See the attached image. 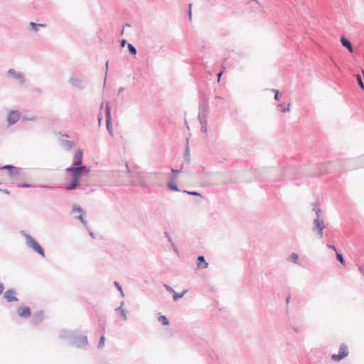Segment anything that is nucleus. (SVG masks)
I'll return each instance as SVG.
<instances>
[{
	"label": "nucleus",
	"mask_w": 364,
	"mask_h": 364,
	"mask_svg": "<svg viewBox=\"0 0 364 364\" xmlns=\"http://www.w3.org/2000/svg\"><path fill=\"white\" fill-rule=\"evenodd\" d=\"M290 299H291V296H288L286 299V303L287 304H289V301H290Z\"/></svg>",
	"instance_id": "nucleus-53"
},
{
	"label": "nucleus",
	"mask_w": 364,
	"mask_h": 364,
	"mask_svg": "<svg viewBox=\"0 0 364 364\" xmlns=\"http://www.w3.org/2000/svg\"><path fill=\"white\" fill-rule=\"evenodd\" d=\"M279 94H275L274 95V99L277 101H278L279 100Z\"/></svg>",
	"instance_id": "nucleus-49"
},
{
	"label": "nucleus",
	"mask_w": 364,
	"mask_h": 364,
	"mask_svg": "<svg viewBox=\"0 0 364 364\" xmlns=\"http://www.w3.org/2000/svg\"><path fill=\"white\" fill-rule=\"evenodd\" d=\"M186 292H187L186 289L183 290L181 293H179V294L176 293L175 291V293H173V301H178L179 299L182 298Z\"/></svg>",
	"instance_id": "nucleus-22"
},
{
	"label": "nucleus",
	"mask_w": 364,
	"mask_h": 364,
	"mask_svg": "<svg viewBox=\"0 0 364 364\" xmlns=\"http://www.w3.org/2000/svg\"><path fill=\"white\" fill-rule=\"evenodd\" d=\"M131 26V24L127 23L124 25V27H130Z\"/></svg>",
	"instance_id": "nucleus-55"
},
{
	"label": "nucleus",
	"mask_w": 364,
	"mask_h": 364,
	"mask_svg": "<svg viewBox=\"0 0 364 364\" xmlns=\"http://www.w3.org/2000/svg\"><path fill=\"white\" fill-rule=\"evenodd\" d=\"M336 259L343 265L346 264V261L343 258V255L341 252H336Z\"/></svg>",
	"instance_id": "nucleus-28"
},
{
	"label": "nucleus",
	"mask_w": 364,
	"mask_h": 364,
	"mask_svg": "<svg viewBox=\"0 0 364 364\" xmlns=\"http://www.w3.org/2000/svg\"><path fill=\"white\" fill-rule=\"evenodd\" d=\"M126 166H127V171H128L129 173H131L132 171H131V170H130V168H129V166H128V164H126Z\"/></svg>",
	"instance_id": "nucleus-54"
},
{
	"label": "nucleus",
	"mask_w": 364,
	"mask_h": 364,
	"mask_svg": "<svg viewBox=\"0 0 364 364\" xmlns=\"http://www.w3.org/2000/svg\"><path fill=\"white\" fill-rule=\"evenodd\" d=\"M82 155L83 151L78 149L74 154L72 165L65 168V172L71 177L70 182L65 186L66 191H74L77 188L85 190L87 186L80 183V178L83 176H87L90 172V168L82 165Z\"/></svg>",
	"instance_id": "nucleus-1"
},
{
	"label": "nucleus",
	"mask_w": 364,
	"mask_h": 364,
	"mask_svg": "<svg viewBox=\"0 0 364 364\" xmlns=\"http://www.w3.org/2000/svg\"><path fill=\"white\" fill-rule=\"evenodd\" d=\"M164 287H165L166 290L168 292L175 293V290L171 287H170L169 285H168L166 284H164Z\"/></svg>",
	"instance_id": "nucleus-34"
},
{
	"label": "nucleus",
	"mask_w": 364,
	"mask_h": 364,
	"mask_svg": "<svg viewBox=\"0 0 364 364\" xmlns=\"http://www.w3.org/2000/svg\"><path fill=\"white\" fill-rule=\"evenodd\" d=\"M31 186H32L31 184H28V183H26L18 184V187H20V188H29Z\"/></svg>",
	"instance_id": "nucleus-36"
},
{
	"label": "nucleus",
	"mask_w": 364,
	"mask_h": 364,
	"mask_svg": "<svg viewBox=\"0 0 364 364\" xmlns=\"http://www.w3.org/2000/svg\"><path fill=\"white\" fill-rule=\"evenodd\" d=\"M73 212H78L80 214L77 217V218L82 223L83 226L88 229L87 222L83 218V214H85L82 208L78 205H74L72 208Z\"/></svg>",
	"instance_id": "nucleus-12"
},
{
	"label": "nucleus",
	"mask_w": 364,
	"mask_h": 364,
	"mask_svg": "<svg viewBox=\"0 0 364 364\" xmlns=\"http://www.w3.org/2000/svg\"><path fill=\"white\" fill-rule=\"evenodd\" d=\"M15 290L8 289L7 291H5L4 297L8 302L17 301H18V299L16 296H15Z\"/></svg>",
	"instance_id": "nucleus-13"
},
{
	"label": "nucleus",
	"mask_w": 364,
	"mask_h": 364,
	"mask_svg": "<svg viewBox=\"0 0 364 364\" xmlns=\"http://www.w3.org/2000/svg\"><path fill=\"white\" fill-rule=\"evenodd\" d=\"M0 191L4 193H5V194H7V195L10 194V191L7 188H4V189L0 188Z\"/></svg>",
	"instance_id": "nucleus-42"
},
{
	"label": "nucleus",
	"mask_w": 364,
	"mask_h": 364,
	"mask_svg": "<svg viewBox=\"0 0 364 364\" xmlns=\"http://www.w3.org/2000/svg\"><path fill=\"white\" fill-rule=\"evenodd\" d=\"M164 236L167 238V240L168 241V242H170L171 244L173 242V240H172L170 235L168 234V232H164Z\"/></svg>",
	"instance_id": "nucleus-37"
},
{
	"label": "nucleus",
	"mask_w": 364,
	"mask_h": 364,
	"mask_svg": "<svg viewBox=\"0 0 364 364\" xmlns=\"http://www.w3.org/2000/svg\"><path fill=\"white\" fill-rule=\"evenodd\" d=\"M183 167H184V164H182L180 169L171 168V172L173 174H176L177 176V174L181 172V171L183 169Z\"/></svg>",
	"instance_id": "nucleus-35"
},
{
	"label": "nucleus",
	"mask_w": 364,
	"mask_h": 364,
	"mask_svg": "<svg viewBox=\"0 0 364 364\" xmlns=\"http://www.w3.org/2000/svg\"><path fill=\"white\" fill-rule=\"evenodd\" d=\"M4 289V284H3V283L0 282V294H1L3 293Z\"/></svg>",
	"instance_id": "nucleus-45"
},
{
	"label": "nucleus",
	"mask_w": 364,
	"mask_h": 364,
	"mask_svg": "<svg viewBox=\"0 0 364 364\" xmlns=\"http://www.w3.org/2000/svg\"><path fill=\"white\" fill-rule=\"evenodd\" d=\"M341 42L342 46L343 47L346 48L349 52L352 53L353 51V46H352L350 41L348 38L343 36L341 38Z\"/></svg>",
	"instance_id": "nucleus-18"
},
{
	"label": "nucleus",
	"mask_w": 364,
	"mask_h": 364,
	"mask_svg": "<svg viewBox=\"0 0 364 364\" xmlns=\"http://www.w3.org/2000/svg\"><path fill=\"white\" fill-rule=\"evenodd\" d=\"M18 314L21 317L23 318H28L31 314V309L28 306L19 307L18 309Z\"/></svg>",
	"instance_id": "nucleus-16"
},
{
	"label": "nucleus",
	"mask_w": 364,
	"mask_h": 364,
	"mask_svg": "<svg viewBox=\"0 0 364 364\" xmlns=\"http://www.w3.org/2000/svg\"><path fill=\"white\" fill-rule=\"evenodd\" d=\"M102 119V116H99L98 117V122H99L100 124V122H101Z\"/></svg>",
	"instance_id": "nucleus-56"
},
{
	"label": "nucleus",
	"mask_w": 364,
	"mask_h": 364,
	"mask_svg": "<svg viewBox=\"0 0 364 364\" xmlns=\"http://www.w3.org/2000/svg\"><path fill=\"white\" fill-rule=\"evenodd\" d=\"M167 186H168V189L172 191H180L178 189L176 182L168 181Z\"/></svg>",
	"instance_id": "nucleus-21"
},
{
	"label": "nucleus",
	"mask_w": 364,
	"mask_h": 364,
	"mask_svg": "<svg viewBox=\"0 0 364 364\" xmlns=\"http://www.w3.org/2000/svg\"><path fill=\"white\" fill-rule=\"evenodd\" d=\"M159 322H161L164 326L169 325V321L166 316L160 315L158 318Z\"/></svg>",
	"instance_id": "nucleus-23"
},
{
	"label": "nucleus",
	"mask_w": 364,
	"mask_h": 364,
	"mask_svg": "<svg viewBox=\"0 0 364 364\" xmlns=\"http://www.w3.org/2000/svg\"><path fill=\"white\" fill-rule=\"evenodd\" d=\"M272 91L275 94H279V92L278 90L276 89H272Z\"/></svg>",
	"instance_id": "nucleus-51"
},
{
	"label": "nucleus",
	"mask_w": 364,
	"mask_h": 364,
	"mask_svg": "<svg viewBox=\"0 0 364 364\" xmlns=\"http://www.w3.org/2000/svg\"><path fill=\"white\" fill-rule=\"evenodd\" d=\"M124 304V302H122L121 306L116 308L115 311L119 312L121 316L123 318L124 321H126L127 319V311L124 309H122V305Z\"/></svg>",
	"instance_id": "nucleus-20"
},
{
	"label": "nucleus",
	"mask_w": 364,
	"mask_h": 364,
	"mask_svg": "<svg viewBox=\"0 0 364 364\" xmlns=\"http://www.w3.org/2000/svg\"><path fill=\"white\" fill-rule=\"evenodd\" d=\"M171 245V246H172V247H173V251H174L177 255H178V249L177 248V247L174 245V243H173V242H172Z\"/></svg>",
	"instance_id": "nucleus-41"
},
{
	"label": "nucleus",
	"mask_w": 364,
	"mask_h": 364,
	"mask_svg": "<svg viewBox=\"0 0 364 364\" xmlns=\"http://www.w3.org/2000/svg\"><path fill=\"white\" fill-rule=\"evenodd\" d=\"M191 4H189V10H188V16H189V19H191Z\"/></svg>",
	"instance_id": "nucleus-46"
},
{
	"label": "nucleus",
	"mask_w": 364,
	"mask_h": 364,
	"mask_svg": "<svg viewBox=\"0 0 364 364\" xmlns=\"http://www.w3.org/2000/svg\"><path fill=\"white\" fill-rule=\"evenodd\" d=\"M312 210L315 212L316 218H320V213L321 212V210L317 204H313Z\"/></svg>",
	"instance_id": "nucleus-27"
},
{
	"label": "nucleus",
	"mask_w": 364,
	"mask_h": 364,
	"mask_svg": "<svg viewBox=\"0 0 364 364\" xmlns=\"http://www.w3.org/2000/svg\"><path fill=\"white\" fill-rule=\"evenodd\" d=\"M40 187L43 188H48V189H53L55 188V186L51 185H41Z\"/></svg>",
	"instance_id": "nucleus-39"
},
{
	"label": "nucleus",
	"mask_w": 364,
	"mask_h": 364,
	"mask_svg": "<svg viewBox=\"0 0 364 364\" xmlns=\"http://www.w3.org/2000/svg\"><path fill=\"white\" fill-rule=\"evenodd\" d=\"M277 107L280 108L281 112H287L290 110V103H288L286 107L283 104H279L277 105Z\"/></svg>",
	"instance_id": "nucleus-26"
},
{
	"label": "nucleus",
	"mask_w": 364,
	"mask_h": 364,
	"mask_svg": "<svg viewBox=\"0 0 364 364\" xmlns=\"http://www.w3.org/2000/svg\"><path fill=\"white\" fill-rule=\"evenodd\" d=\"M327 246H328V248L333 250L336 252H338L335 245H328Z\"/></svg>",
	"instance_id": "nucleus-44"
},
{
	"label": "nucleus",
	"mask_w": 364,
	"mask_h": 364,
	"mask_svg": "<svg viewBox=\"0 0 364 364\" xmlns=\"http://www.w3.org/2000/svg\"><path fill=\"white\" fill-rule=\"evenodd\" d=\"M183 192H184L185 193L188 194V195H191V196H196L202 197V196H201L198 192H196V191H183Z\"/></svg>",
	"instance_id": "nucleus-33"
},
{
	"label": "nucleus",
	"mask_w": 364,
	"mask_h": 364,
	"mask_svg": "<svg viewBox=\"0 0 364 364\" xmlns=\"http://www.w3.org/2000/svg\"><path fill=\"white\" fill-rule=\"evenodd\" d=\"M326 228L323 220H321L320 218H316L314 220V227L312 230L317 232V235L319 238H322L323 236V230Z\"/></svg>",
	"instance_id": "nucleus-5"
},
{
	"label": "nucleus",
	"mask_w": 364,
	"mask_h": 364,
	"mask_svg": "<svg viewBox=\"0 0 364 364\" xmlns=\"http://www.w3.org/2000/svg\"><path fill=\"white\" fill-rule=\"evenodd\" d=\"M108 63H109V62H108V61H107V62H106V68H107V69H108ZM107 73V70H106V73Z\"/></svg>",
	"instance_id": "nucleus-57"
},
{
	"label": "nucleus",
	"mask_w": 364,
	"mask_h": 364,
	"mask_svg": "<svg viewBox=\"0 0 364 364\" xmlns=\"http://www.w3.org/2000/svg\"><path fill=\"white\" fill-rule=\"evenodd\" d=\"M24 237L26 240V245L28 247L33 250L38 254L42 257H45V251L43 248L39 245V243L30 235L24 234Z\"/></svg>",
	"instance_id": "nucleus-4"
},
{
	"label": "nucleus",
	"mask_w": 364,
	"mask_h": 364,
	"mask_svg": "<svg viewBox=\"0 0 364 364\" xmlns=\"http://www.w3.org/2000/svg\"><path fill=\"white\" fill-rule=\"evenodd\" d=\"M110 106L109 102H107L105 106V117H106V127L107 129L109 132V133L112 135V122H111V114H110Z\"/></svg>",
	"instance_id": "nucleus-10"
},
{
	"label": "nucleus",
	"mask_w": 364,
	"mask_h": 364,
	"mask_svg": "<svg viewBox=\"0 0 364 364\" xmlns=\"http://www.w3.org/2000/svg\"><path fill=\"white\" fill-rule=\"evenodd\" d=\"M127 43H127L126 39H122V40L120 41V46L122 48L124 47L126 44L127 45Z\"/></svg>",
	"instance_id": "nucleus-40"
},
{
	"label": "nucleus",
	"mask_w": 364,
	"mask_h": 364,
	"mask_svg": "<svg viewBox=\"0 0 364 364\" xmlns=\"http://www.w3.org/2000/svg\"><path fill=\"white\" fill-rule=\"evenodd\" d=\"M43 320V311H39L35 313L32 317L31 323L34 326L38 325Z\"/></svg>",
	"instance_id": "nucleus-15"
},
{
	"label": "nucleus",
	"mask_w": 364,
	"mask_h": 364,
	"mask_svg": "<svg viewBox=\"0 0 364 364\" xmlns=\"http://www.w3.org/2000/svg\"><path fill=\"white\" fill-rule=\"evenodd\" d=\"M69 83L75 88L83 90L86 87L85 79L72 77L68 80Z\"/></svg>",
	"instance_id": "nucleus-9"
},
{
	"label": "nucleus",
	"mask_w": 364,
	"mask_h": 364,
	"mask_svg": "<svg viewBox=\"0 0 364 364\" xmlns=\"http://www.w3.org/2000/svg\"><path fill=\"white\" fill-rule=\"evenodd\" d=\"M298 255L296 254V253H291L290 257H289V259L291 262H296L297 259H298Z\"/></svg>",
	"instance_id": "nucleus-30"
},
{
	"label": "nucleus",
	"mask_w": 364,
	"mask_h": 364,
	"mask_svg": "<svg viewBox=\"0 0 364 364\" xmlns=\"http://www.w3.org/2000/svg\"><path fill=\"white\" fill-rule=\"evenodd\" d=\"M89 234H90V235L92 238H95V234H94V232H93L90 231Z\"/></svg>",
	"instance_id": "nucleus-52"
},
{
	"label": "nucleus",
	"mask_w": 364,
	"mask_h": 364,
	"mask_svg": "<svg viewBox=\"0 0 364 364\" xmlns=\"http://www.w3.org/2000/svg\"><path fill=\"white\" fill-rule=\"evenodd\" d=\"M208 266V263L205 261L204 256L200 255L198 257V267L199 269H205Z\"/></svg>",
	"instance_id": "nucleus-19"
},
{
	"label": "nucleus",
	"mask_w": 364,
	"mask_h": 364,
	"mask_svg": "<svg viewBox=\"0 0 364 364\" xmlns=\"http://www.w3.org/2000/svg\"><path fill=\"white\" fill-rule=\"evenodd\" d=\"M20 119V113L17 110H11L7 115V122L9 125L16 123Z\"/></svg>",
	"instance_id": "nucleus-11"
},
{
	"label": "nucleus",
	"mask_w": 364,
	"mask_h": 364,
	"mask_svg": "<svg viewBox=\"0 0 364 364\" xmlns=\"http://www.w3.org/2000/svg\"><path fill=\"white\" fill-rule=\"evenodd\" d=\"M60 338L68 340L70 345L78 348H83L88 344L87 336H80L77 333L71 331L61 330Z\"/></svg>",
	"instance_id": "nucleus-2"
},
{
	"label": "nucleus",
	"mask_w": 364,
	"mask_h": 364,
	"mask_svg": "<svg viewBox=\"0 0 364 364\" xmlns=\"http://www.w3.org/2000/svg\"><path fill=\"white\" fill-rule=\"evenodd\" d=\"M208 112V103L207 100H200L198 105V119L201 125L200 130L207 132V117Z\"/></svg>",
	"instance_id": "nucleus-3"
},
{
	"label": "nucleus",
	"mask_w": 364,
	"mask_h": 364,
	"mask_svg": "<svg viewBox=\"0 0 364 364\" xmlns=\"http://www.w3.org/2000/svg\"><path fill=\"white\" fill-rule=\"evenodd\" d=\"M348 355V348L345 344H341L339 347V350L338 354H333L331 355L332 360L335 361H340L343 360L344 358L347 357Z\"/></svg>",
	"instance_id": "nucleus-7"
},
{
	"label": "nucleus",
	"mask_w": 364,
	"mask_h": 364,
	"mask_svg": "<svg viewBox=\"0 0 364 364\" xmlns=\"http://www.w3.org/2000/svg\"><path fill=\"white\" fill-rule=\"evenodd\" d=\"M105 83H106V78L104 80V85H105Z\"/></svg>",
	"instance_id": "nucleus-59"
},
{
	"label": "nucleus",
	"mask_w": 364,
	"mask_h": 364,
	"mask_svg": "<svg viewBox=\"0 0 364 364\" xmlns=\"http://www.w3.org/2000/svg\"><path fill=\"white\" fill-rule=\"evenodd\" d=\"M0 170H6L8 171V174L10 177H15L20 174V172L22 170V168H19V167L14 166L11 164H8V165H4L2 166H0Z\"/></svg>",
	"instance_id": "nucleus-8"
},
{
	"label": "nucleus",
	"mask_w": 364,
	"mask_h": 364,
	"mask_svg": "<svg viewBox=\"0 0 364 364\" xmlns=\"http://www.w3.org/2000/svg\"><path fill=\"white\" fill-rule=\"evenodd\" d=\"M329 166H330L329 163L319 164L318 166L319 172L316 173L315 175L319 176V175H321V174L328 172L329 171Z\"/></svg>",
	"instance_id": "nucleus-17"
},
{
	"label": "nucleus",
	"mask_w": 364,
	"mask_h": 364,
	"mask_svg": "<svg viewBox=\"0 0 364 364\" xmlns=\"http://www.w3.org/2000/svg\"><path fill=\"white\" fill-rule=\"evenodd\" d=\"M183 159H184V161L183 164H184V166L186 165L188 166L191 161V152H190V149H189V145H188V139H186V147H185Z\"/></svg>",
	"instance_id": "nucleus-14"
},
{
	"label": "nucleus",
	"mask_w": 364,
	"mask_h": 364,
	"mask_svg": "<svg viewBox=\"0 0 364 364\" xmlns=\"http://www.w3.org/2000/svg\"><path fill=\"white\" fill-rule=\"evenodd\" d=\"M30 26L31 27V28L34 31H38V28L40 27H44L45 25L44 24H41V23H34V22H31L30 23Z\"/></svg>",
	"instance_id": "nucleus-25"
},
{
	"label": "nucleus",
	"mask_w": 364,
	"mask_h": 364,
	"mask_svg": "<svg viewBox=\"0 0 364 364\" xmlns=\"http://www.w3.org/2000/svg\"><path fill=\"white\" fill-rule=\"evenodd\" d=\"M114 284L116 287V288L117 289V290L120 291L122 296H124L122 288L121 285L119 284V283L118 282H114Z\"/></svg>",
	"instance_id": "nucleus-29"
},
{
	"label": "nucleus",
	"mask_w": 364,
	"mask_h": 364,
	"mask_svg": "<svg viewBox=\"0 0 364 364\" xmlns=\"http://www.w3.org/2000/svg\"><path fill=\"white\" fill-rule=\"evenodd\" d=\"M124 90V87H120L118 89V94H120V93H121V92H122Z\"/></svg>",
	"instance_id": "nucleus-48"
},
{
	"label": "nucleus",
	"mask_w": 364,
	"mask_h": 364,
	"mask_svg": "<svg viewBox=\"0 0 364 364\" xmlns=\"http://www.w3.org/2000/svg\"><path fill=\"white\" fill-rule=\"evenodd\" d=\"M7 75L10 77L16 80L20 85H23L26 81L24 74L22 72L16 71L13 68L8 70Z\"/></svg>",
	"instance_id": "nucleus-6"
},
{
	"label": "nucleus",
	"mask_w": 364,
	"mask_h": 364,
	"mask_svg": "<svg viewBox=\"0 0 364 364\" xmlns=\"http://www.w3.org/2000/svg\"><path fill=\"white\" fill-rule=\"evenodd\" d=\"M358 83L362 89H364V83L362 80V77L360 75H357Z\"/></svg>",
	"instance_id": "nucleus-32"
},
{
	"label": "nucleus",
	"mask_w": 364,
	"mask_h": 364,
	"mask_svg": "<svg viewBox=\"0 0 364 364\" xmlns=\"http://www.w3.org/2000/svg\"><path fill=\"white\" fill-rule=\"evenodd\" d=\"M294 331L296 332V333H299V328L298 327H293L292 328Z\"/></svg>",
	"instance_id": "nucleus-50"
},
{
	"label": "nucleus",
	"mask_w": 364,
	"mask_h": 364,
	"mask_svg": "<svg viewBox=\"0 0 364 364\" xmlns=\"http://www.w3.org/2000/svg\"><path fill=\"white\" fill-rule=\"evenodd\" d=\"M105 336L102 335L99 341L98 348H102L105 346Z\"/></svg>",
	"instance_id": "nucleus-31"
},
{
	"label": "nucleus",
	"mask_w": 364,
	"mask_h": 364,
	"mask_svg": "<svg viewBox=\"0 0 364 364\" xmlns=\"http://www.w3.org/2000/svg\"><path fill=\"white\" fill-rule=\"evenodd\" d=\"M177 180V176L176 174H172V176H170L168 181L176 182Z\"/></svg>",
	"instance_id": "nucleus-38"
},
{
	"label": "nucleus",
	"mask_w": 364,
	"mask_h": 364,
	"mask_svg": "<svg viewBox=\"0 0 364 364\" xmlns=\"http://www.w3.org/2000/svg\"><path fill=\"white\" fill-rule=\"evenodd\" d=\"M124 34V29H122L120 32V35L122 36Z\"/></svg>",
	"instance_id": "nucleus-58"
},
{
	"label": "nucleus",
	"mask_w": 364,
	"mask_h": 364,
	"mask_svg": "<svg viewBox=\"0 0 364 364\" xmlns=\"http://www.w3.org/2000/svg\"><path fill=\"white\" fill-rule=\"evenodd\" d=\"M127 48L129 52V53L132 55H136L137 53L136 48L132 44V43H127Z\"/></svg>",
	"instance_id": "nucleus-24"
},
{
	"label": "nucleus",
	"mask_w": 364,
	"mask_h": 364,
	"mask_svg": "<svg viewBox=\"0 0 364 364\" xmlns=\"http://www.w3.org/2000/svg\"><path fill=\"white\" fill-rule=\"evenodd\" d=\"M223 75V71H220L219 72L218 74H217V76H218V80L219 81L220 80V78L221 77V75Z\"/></svg>",
	"instance_id": "nucleus-47"
},
{
	"label": "nucleus",
	"mask_w": 364,
	"mask_h": 364,
	"mask_svg": "<svg viewBox=\"0 0 364 364\" xmlns=\"http://www.w3.org/2000/svg\"><path fill=\"white\" fill-rule=\"evenodd\" d=\"M359 272L364 276V264L358 267Z\"/></svg>",
	"instance_id": "nucleus-43"
}]
</instances>
